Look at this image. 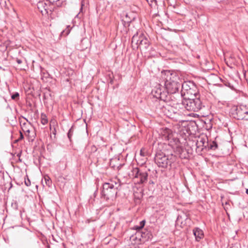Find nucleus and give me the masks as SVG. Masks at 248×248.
<instances>
[{"mask_svg": "<svg viewBox=\"0 0 248 248\" xmlns=\"http://www.w3.org/2000/svg\"><path fill=\"white\" fill-rule=\"evenodd\" d=\"M161 78L164 81L165 88L168 93H174L178 91L181 84L179 83V77L176 72L162 71Z\"/></svg>", "mask_w": 248, "mask_h": 248, "instance_id": "1", "label": "nucleus"}, {"mask_svg": "<svg viewBox=\"0 0 248 248\" xmlns=\"http://www.w3.org/2000/svg\"><path fill=\"white\" fill-rule=\"evenodd\" d=\"M132 46L133 49L141 50L147 49L149 46V41L144 34L140 31H137L132 38Z\"/></svg>", "mask_w": 248, "mask_h": 248, "instance_id": "2", "label": "nucleus"}, {"mask_svg": "<svg viewBox=\"0 0 248 248\" xmlns=\"http://www.w3.org/2000/svg\"><path fill=\"white\" fill-rule=\"evenodd\" d=\"M120 186L119 183L111 182L110 183H105L103 186L102 194L107 200L115 198L117 191V189Z\"/></svg>", "mask_w": 248, "mask_h": 248, "instance_id": "3", "label": "nucleus"}, {"mask_svg": "<svg viewBox=\"0 0 248 248\" xmlns=\"http://www.w3.org/2000/svg\"><path fill=\"white\" fill-rule=\"evenodd\" d=\"M199 93L197 86L191 81L185 82L182 85L181 95L184 98L196 97Z\"/></svg>", "mask_w": 248, "mask_h": 248, "instance_id": "4", "label": "nucleus"}, {"mask_svg": "<svg viewBox=\"0 0 248 248\" xmlns=\"http://www.w3.org/2000/svg\"><path fill=\"white\" fill-rule=\"evenodd\" d=\"M182 104L186 109L192 111H198L202 106L201 100L197 97L184 98Z\"/></svg>", "mask_w": 248, "mask_h": 248, "instance_id": "5", "label": "nucleus"}, {"mask_svg": "<svg viewBox=\"0 0 248 248\" xmlns=\"http://www.w3.org/2000/svg\"><path fill=\"white\" fill-rule=\"evenodd\" d=\"M173 158H174V156L172 155L170 158L168 155H166L162 153H158L155 157V161L158 167L166 168L169 164L170 165L173 162Z\"/></svg>", "mask_w": 248, "mask_h": 248, "instance_id": "6", "label": "nucleus"}, {"mask_svg": "<svg viewBox=\"0 0 248 248\" xmlns=\"http://www.w3.org/2000/svg\"><path fill=\"white\" fill-rule=\"evenodd\" d=\"M145 225V221L142 220L140 222L139 226H135L134 227V229L138 230L136 232L132 235L130 237V241L133 245H139L142 242V236L140 233V230L142 229Z\"/></svg>", "mask_w": 248, "mask_h": 248, "instance_id": "7", "label": "nucleus"}, {"mask_svg": "<svg viewBox=\"0 0 248 248\" xmlns=\"http://www.w3.org/2000/svg\"><path fill=\"white\" fill-rule=\"evenodd\" d=\"M163 88L159 84L156 86L152 91L154 97L164 101H167L168 98V93L162 90Z\"/></svg>", "mask_w": 248, "mask_h": 248, "instance_id": "8", "label": "nucleus"}, {"mask_svg": "<svg viewBox=\"0 0 248 248\" xmlns=\"http://www.w3.org/2000/svg\"><path fill=\"white\" fill-rule=\"evenodd\" d=\"M236 114L238 120H248V108L245 106H239L236 108Z\"/></svg>", "mask_w": 248, "mask_h": 248, "instance_id": "9", "label": "nucleus"}, {"mask_svg": "<svg viewBox=\"0 0 248 248\" xmlns=\"http://www.w3.org/2000/svg\"><path fill=\"white\" fill-rule=\"evenodd\" d=\"M37 7L38 10L42 14V16H44L46 14H49L48 5L45 1H39L37 4Z\"/></svg>", "mask_w": 248, "mask_h": 248, "instance_id": "10", "label": "nucleus"}, {"mask_svg": "<svg viewBox=\"0 0 248 248\" xmlns=\"http://www.w3.org/2000/svg\"><path fill=\"white\" fill-rule=\"evenodd\" d=\"M148 176V174L147 172L142 171L136 179V182L139 184L146 183L147 181Z\"/></svg>", "mask_w": 248, "mask_h": 248, "instance_id": "11", "label": "nucleus"}, {"mask_svg": "<svg viewBox=\"0 0 248 248\" xmlns=\"http://www.w3.org/2000/svg\"><path fill=\"white\" fill-rule=\"evenodd\" d=\"M161 134L166 140H169L172 135V132L170 129L167 127L163 128L161 129Z\"/></svg>", "mask_w": 248, "mask_h": 248, "instance_id": "12", "label": "nucleus"}, {"mask_svg": "<svg viewBox=\"0 0 248 248\" xmlns=\"http://www.w3.org/2000/svg\"><path fill=\"white\" fill-rule=\"evenodd\" d=\"M193 234L195 237L196 240L199 241L203 237V231L199 228H194L193 230Z\"/></svg>", "mask_w": 248, "mask_h": 248, "instance_id": "13", "label": "nucleus"}, {"mask_svg": "<svg viewBox=\"0 0 248 248\" xmlns=\"http://www.w3.org/2000/svg\"><path fill=\"white\" fill-rule=\"evenodd\" d=\"M141 170H140L138 168H133L132 170H131V172L129 173V175L130 177L132 178L136 181V179L138 177L140 174L141 172Z\"/></svg>", "mask_w": 248, "mask_h": 248, "instance_id": "14", "label": "nucleus"}, {"mask_svg": "<svg viewBox=\"0 0 248 248\" xmlns=\"http://www.w3.org/2000/svg\"><path fill=\"white\" fill-rule=\"evenodd\" d=\"M140 233L141 234L142 242L148 240L152 238V234L148 231L146 230L144 232L140 231Z\"/></svg>", "mask_w": 248, "mask_h": 248, "instance_id": "15", "label": "nucleus"}, {"mask_svg": "<svg viewBox=\"0 0 248 248\" xmlns=\"http://www.w3.org/2000/svg\"><path fill=\"white\" fill-rule=\"evenodd\" d=\"M90 45V43L88 39H83L81 41V47H80V49L81 50H84L88 48V46Z\"/></svg>", "mask_w": 248, "mask_h": 248, "instance_id": "16", "label": "nucleus"}, {"mask_svg": "<svg viewBox=\"0 0 248 248\" xmlns=\"http://www.w3.org/2000/svg\"><path fill=\"white\" fill-rule=\"evenodd\" d=\"M183 220H185L186 221H189V219L188 218L186 215L183 214L182 215H179L177 218V223H181L183 224Z\"/></svg>", "mask_w": 248, "mask_h": 248, "instance_id": "17", "label": "nucleus"}, {"mask_svg": "<svg viewBox=\"0 0 248 248\" xmlns=\"http://www.w3.org/2000/svg\"><path fill=\"white\" fill-rule=\"evenodd\" d=\"M122 21L124 26H128L131 22L129 16H122Z\"/></svg>", "mask_w": 248, "mask_h": 248, "instance_id": "18", "label": "nucleus"}, {"mask_svg": "<svg viewBox=\"0 0 248 248\" xmlns=\"http://www.w3.org/2000/svg\"><path fill=\"white\" fill-rule=\"evenodd\" d=\"M5 13L6 16H13V15L16 14L15 9L12 6H10V8H8L6 10Z\"/></svg>", "mask_w": 248, "mask_h": 248, "instance_id": "19", "label": "nucleus"}, {"mask_svg": "<svg viewBox=\"0 0 248 248\" xmlns=\"http://www.w3.org/2000/svg\"><path fill=\"white\" fill-rule=\"evenodd\" d=\"M206 141V139L204 138H200L199 140H197V145L198 147H200V146H206L204 145V143Z\"/></svg>", "mask_w": 248, "mask_h": 248, "instance_id": "20", "label": "nucleus"}, {"mask_svg": "<svg viewBox=\"0 0 248 248\" xmlns=\"http://www.w3.org/2000/svg\"><path fill=\"white\" fill-rule=\"evenodd\" d=\"M137 159L138 160V162L139 164H140V165H143L145 163L146 158L145 157V156L144 157H141L138 156Z\"/></svg>", "mask_w": 248, "mask_h": 248, "instance_id": "21", "label": "nucleus"}, {"mask_svg": "<svg viewBox=\"0 0 248 248\" xmlns=\"http://www.w3.org/2000/svg\"><path fill=\"white\" fill-rule=\"evenodd\" d=\"M70 32V29H69V26H68L67 28L63 30L61 34L62 36H67Z\"/></svg>", "mask_w": 248, "mask_h": 248, "instance_id": "22", "label": "nucleus"}, {"mask_svg": "<svg viewBox=\"0 0 248 248\" xmlns=\"http://www.w3.org/2000/svg\"><path fill=\"white\" fill-rule=\"evenodd\" d=\"M209 148L213 150H215L217 148V143L213 141L212 142H211L209 144Z\"/></svg>", "mask_w": 248, "mask_h": 248, "instance_id": "23", "label": "nucleus"}, {"mask_svg": "<svg viewBox=\"0 0 248 248\" xmlns=\"http://www.w3.org/2000/svg\"><path fill=\"white\" fill-rule=\"evenodd\" d=\"M47 119H46V115L42 114H41V123L45 125L47 123Z\"/></svg>", "mask_w": 248, "mask_h": 248, "instance_id": "24", "label": "nucleus"}, {"mask_svg": "<svg viewBox=\"0 0 248 248\" xmlns=\"http://www.w3.org/2000/svg\"><path fill=\"white\" fill-rule=\"evenodd\" d=\"M44 179L45 181L46 185L49 186L51 185V181L48 176H44Z\"/></svg>", "mask_w": 248, "mask_h": 248, "instance_id": "25", "label": "nucleus"}, {"mask_svg": "<svg viewBox=\"0 0 248 248\" xmlns=\"http://www.w3.org/2000/svg\"><path fill=\"white\" fill-rule=\"evenodd\" d=\"M146 151L145 149L144 148L141 149V150L140 151V154L139 156L141 157H144L146 156Z\"/></svg>", "mask_w": 248, "mask_h": 248, "instance_id": "26", "label": "nucleus"}, {"mask_svg": "<svg viewBox=\"0 0 248 248\" xmlns=\"http://www.w3.org/2000/svg\"><path fill=\"white\" fill-rule=\"evenodd\" d=\"M84 2L85 1L84 0H82L81 1V6H80V11L79 13H78L76 16H78L79 14H80L81 13H82V14H84L83 12V6L84 5Z\"/></svg>", "mask_w": 248, "mask_h": 248, "instance_id": "27", "label": "nucleus"}, {"mask_svg": "<svg viewBox=\"0 0 248 248\" xmlns=\"http://www.w3.org/2000/svg\"><path fill=\"white\" fill-rule=\"evenodd\" d=\"M149 4L151 6L156 5L157 1L156 0H146Z\"/></svg>", "mask_w": 248, "mask_h": 248, "instance_id": "28", "label": "nucleus"}, {"mask_svg": "<svg viewBox=\"0 0 248 248\" xmlns=\"http://www.w3.org/2000/svg\"><path fill=\"white\" fill-rule=\"evenodd\" d=\"M73 130L72 128H71L69 129V131H68V134H67L68 137V138H69V139L70 140H71V137H72V135H73Z\"/></svg>", "mask_w": 248, "mask_h": 248, "instance_id": "29", "label": "nucleus"}, {"mask_svg": "<svg viewBox=\"0 0 248 248\" xmlns=\"http://www.w3.org/2000/svg\"><path fill=\"white\" fill-rule=\"evenodd\" d=\"M19 93H16L12 95L11 98L12 99L15 100L16 98H18L19 97Z\"/></svg>", "mask_w": 248, "mask_h": 248, "instance_id": "30", "label": "nucleus"}, {"mask_svg": "<svg viewBox=\"0 0 248 248\" xmlns=\"http://www.w3.org/2000/svg\"><path fill=\"white\" fill-rule=\"evenodd\" d=\"M25 184L27 186H29L31 185V181L29 178H27V179H25Z\"/></svg>", "mask_w": 248, "mask_h": 248, "instance_id": "31", "label": "nucleus"}, {"mask_svg": "<svg viewBox=\"0 0 248 248\" xmlns=\"http://www.w3.org/2000/svg\"><path fill=\"white\" fill-rule=\"evenodd\" d=\"M59 0H46V1L52 4L57 3Z\"/></svg>", "mask_w": 248, "mask_h": 248, "instance_id": "32", "label": "nucleus"}, {"mask_svg": "<svg viewBox=\"0 0 248 248\" xmlns=\"http://www.w3.org/2000/svg\"><path fill=\"white\" fill-rule=\"evenodd\" d=\"M24 138V136L23 134L21 132H20V137L19 138L16 140V142H17L18 141L22 140Z\"/></svg>", "mask_w": 248, "mask_h": 248, "instance_id": "33", "label": "nucleus"}, {"mask_svg": "<svg viewBox=\"0 0 248 248\" xmlns=\"http://www.w3.org/2000/svg\"><path fill=\"white\" fill-rule=\"evenodd\" d=\"M173 9H174V10L173 11V12L175 14H177V15H181V14L179 12V11L175 7H173Z\"/></svg>", "mask_w": 248, "mask_h": 248, "instance_id": "34", "label": "nucleus"}, {"mask_svg": "<svg viewBox=\"0 0 248 248\" xmlns=\"http://www.w3.org/2000/svg\"><path fill=\"white\" fill-rule=\"evenodd\" d=\"M16 61L18 64H21L22 62V61L18 59H17Z\"/></svg>", "mask_w": 248, "mask_h": 248, "instance_id": "35", "label": "nucleus"}, {"mask_svg": "<svg viewBox=\"0 0 248 248\" xmlns=\"http://www.w3.org/2000/svg\"><path fill=\"white\" fill-rule=\"evenodd\" d=\"M246 193H247V194H248V189H247L246 190Z\"/></svg>", "mask_w": 248, "mask_h": 248, "instance_id": "36", "label": "nucleus"}]
</instances>
